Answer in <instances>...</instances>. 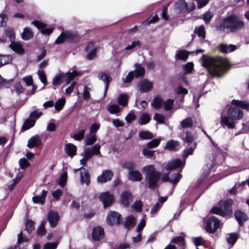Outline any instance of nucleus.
<instances>
[{
    "label": "nucleus",
    "mask_w": 249,
    "mask_h": 249,
    "mask_svg": "<svg viewBox=\"0 0 249 249\" xmlns=\"http://www.w3.org/2000/svg\"><path fill=\"white\" fill-rule=\"evenodd\" d=\"M202 64L209 74L218 77L222 76L230 66L229 60L220 56L207 57L204 59Z\"/></svg>",
    "instance_id": "1"
},
{
    "label": "nucleus",
    "mask_w": 249,
    "mask_h": 249,
    "mask_svg": "<svg viewBox=\"0 0 249 249\" xmlns=\"http://www.w3.org/2000/svg\"><path fill=\"white\" fill-rule=\"evenodd\" d=\"M142 171L144 174V181L147 187L151 190L156 189L161 178V173L156 170L154 165L145 166Z\"/></svg>",
    "instance_id": "2"
},
{
    "label": "nucleus",
    "mask_w": 249,
    "mask_h": 249,
    "mask_svg": "<svg viewBox=\"0 0 249 249\" xmlns=\"http://www.w3.org/2000/svg\"><path fill=\"white\" fill-rule=\"evenodd\" d=\"M244 27V23L234 16L229 17L225 19L218 27V30L221 32L225 31L226 29H229L231 32H236L241 30Z\"/></svg>",
    "instance_id": "3"
},
{
    "label": "nucleus",
    "mask_w": 249,
    "mask_h": 249,
    "mask_svg": "<svg viewBox=\"0 0 249 249\" xmlns=\"http://www.w3.org/2000/svg\"><path fill=\"white\" fill-rule=\"evenodd\" d=\"M232 202L231 199H227L223 202L220 207H213L211 210V213L225 217L232 213L231 206Z\"/></svg>",
    "instance_id": "4"
},
{
    "label": "nucleus",
    "mask_w": 249,
    "mask_h": 249,
    "mask_svg": "<svg viewBox=\"0 0 249 249\" xmlns=\"http://www.w3.org/2000/svg\"><path fill=\"white\" fill-rule=\"evenodd\" d=\"M220 226L219 220L215 217H210L207 220L206 230L210 233H214Z\"/></svg>",
    "instance_id": "5"
},
{
    "label": "nucleus",
    "mask_w": 249,
    "mask_h": 249,
    "mask_svg": "<svg viewBox=\"0 0 249 249\" xmlns=\"http://www.w3.org/2000/svg\"><path fill=\"white\" fill-rule=\"evenodd\" d=\"M195 8L194 5L189 9L187 3L184 0H179L175 3L174 9L178 13H184L188 10L192 11Z\"/></svg>",
    "instance_id": "6"
},
{
    "label": "nucleus",
    "mask_w": 249,
    "mask_h": 249,
    "mask_svg": "<svg viewBox=\"0 0 249 249\" xmlns=\"http://www.w3.org/2000/svg\"><path fill=\"white\" fill-rule=\"evenodd\" d=\"M121 215L116 212L111 211L107 215V221L110 225H118L120 223Z\"/></svg>",
    "instance_id": "7"
},
{
    "label": "nucleus",
    "mask_w": 249,
    "mask_h": 249,
    "mask_svg": "<svg viewBox=\"0 0 249 249\" xmlns=\"http://www.w3.org/2000/svg\"><path fill=\"white\" fill-rule=\"evenodd\" d=\"M138 88L141 92H146L151 90L153 86V83L148 79L141 80L138 84Z\"/></svg>",
    "instance_id": "8"
},
{
    "label": "nucleus",
    "mask_w": 249,
    "mask_h": 249,
    "mask_svg": "<svg viewBox=\"0 0 249 249\" xmlns=\"http://www.w3.org/2000/svg\"><path fill=\"white\" fill-rule=\"evenodd\" d=\"M99 199L103 203L105 208L111 205L114 201L113 196L108 192L101 194L99 196Z\"/></svg>",
    "instance_id": "9"
},
{
    "label": "nucleus",
    "mask_w": 249,
    "mask_h": 249,
    "mask_svg": "<svg viewBox=\"0 0 249 249\" xmlns=\"http://www.w3.org/2000/svg\"><path fill=\"white\" fill-rule=\"evenodd\" d=\"M227 115L234 120L241 119L243 116V112L239 108H230L227 111Z\"/></svg>",
    "instance_id": "10"
},
{
    "label": "nucleus",
    "mask_w": 249,
    "mask_h": 249,
    "mask_svg": "<svg viewBox=\"0 0 249 249\" xmlns=\"http://www.w3.org/2000/svg\"><path fill=\"white\" fill-rule=\"evenodd\" d=\"M59 219L58 212L54 211H51L48 213L47 219L52 227H55Z\"/></svg>",
    "instance_id": "11"
},
{
    "label": "nucleus",
    "mask_w": 249,
    "mask_h": 249,
    "mask_svg": "<svg viewBox=\"0 0 249 249\" xmlns=\"http://www.w3.org/2000/svg\"><path fill=\"white\" fill-rule=\"evenodd\" d=\"M80 178L82 184H86L87 186L90 183V175L89 171L82 167L80 168Z\"/></svg>",
    "instance_id": "12"
},
{
    "label": "nucleus",
    "mask_w": 249,
    "mask_h": 249,
    "mask_svg": "<svg viewBox=\"0 0 249 249\" xmlns=\"http://www.w3.org/2000/svg\"><path fill=\"white\" fill-rule=\"evenodd\" d=\"M113 173L109 170H104L102 174L97 178V181L99 183H105L111 180Z\"/></svg>",
    "instance_id": "13"
},
{
    "label": "nucleus",
    "mask_w": 249,
    "mask_h": 249,
    "mask_svg": "<svg viewBox=\"0 0 249 249\" xmlns=\"http://www.w3.org/2000/svg\"><path fill=\"white\" fill-rule=\"evenodd\" d=\"M234 121L227 115V116L221 117L220 123L221 125L223 127L227 126L228 128L232 129L235 127V123Z\"/></svg>",
    "instance_id": "14"
},
{
    "label": "nucleus",
    "mask_w": 249,
    "mask_h": 249,
    "mask_svg": "<svg viewBox=\"0 0 249 249\" xmlns=\"http://www.w3.org/2000/svg\"><path fill=\"white\" fill-rule=\"evenodd\" d=\"M32 23L38 29H40L41 33L43 35H50L53 32L52 28H45V25L40 21L34 20Z\"/></svg>",
    "instance_id": "15"
},
{
    "label": "nucleus",
    "mask_w": 249,
    "mask_h": 249,
    "mask_svg": "<svg viewBox=\"0 0 249 249\" xmlns=\"http://www.w3.org/2000/svg\"><path fill=\"white\" fill-rule=\"evenodd\" d=\"M98 78L103 81L105 84V92H104V96L106 95L109 83L111 81V77L109 75H107L105 73H100L98 74Z\"/></svg>",
    "instance_id": "16"
},
{
    "label": "nucleus",
    "mask_w": 249,
    "mask_h": 249,
    "mask_svg": "<svg viewBox=\"0 0 249 249\" xmlns=\"http://www.w3.org/2000/svg\"><path fill=\"white\" fill-rule=\"evenodd\" d=\"M41 142V140L38 135H34L29 139L27 146L30 148L37 147L40 144Z\"/></svg>",
    "instance_id": "17"
},
{
    "label": "nucleus",
    "mask_w": 249,
    "mask_h": 249,
    "mask_svg": "<svg viewBox=\"0 0 249 249\" xmlns=\"http://www.w3.org/2000/svg\"><path fill=\"white\" fill-rule=\"evenodd\" d=\"M47 191L43 190L40 196L36 195L32 197V200L34 203L44 204L45 202Z\"/></svg>",
    "instance_id": "18"
},
{
    "label": "nucleus",
    "mask_w": 249,
    "mask_h": 249,
    "mask_svg": "<svg viewBox=\"0 0 249 249\" xmlns=\"http://www.w3.org/2000/svg\"><path fill=\"white\" fill-rule=\"evenodd\" d=\"M104 231L100 227H95L92 231V237L94 240H100L103 238Z\"/></svg>",
    "instance_id": "19"
},
{
    "label": "nucleus",
    "mask_w": 249,
    "mask_h": 249,
    "mask_svg": "<svg viewBox=\"0 0 249 249\" xmlns=\"http://www.w3.org/2000/svg\"><path fill=\"white\" fill-rule=\"evenodd\" d=\"M66 40L70 42H77L79 37L77 34L73 31H64Z\"/></svg>",
    "instance_id": "20"
},
{
    "label": "nucleus",
    "mask_w": 249,
    "mask_h": 249,
    "mask_svg": "<svg viewBox=\"0 0 249 249\" xmlns=\"http://www.w3.org/2000/svg\"><path fill=\"white\" fill-rule=\"evenodd\" d=\"M182 161L178 159H175L169 162L165 167L166 170H173L181 166Z\"/></svg>",
    "instance_id": "21"
},
{
    "label": "nucleus",
    "mask_w": 249,
    "mask_h": 249,
    "mask_svg": "<svg viewBox=\"0 0 249 249\" xmlns=\"http://www.w3.org/2000/svg\"><path fill=\"white\" fill-rule=\"evenodd\" d=\"M129 180L134 181H140L142 179V175L140 172L137 170H131L128 173Z\"/></svg>",
    "instance_id": "22"
},
{
    "label": "nucleus",
    "mask_w": 249,
    "mask_h": 249,
    "mask_svg": "<svg viewBox=\"0 0 249 249\" xmlns=\"http://www.w3.org/2000/svg\"><path fill=\"white\" fill-rule=\"evenodd\" d=\"M121 201L124 206H127L129 205L130 200L132 199L131 194L128 191L124 192L121 196Z\"/></svg>",
    "instance_id": "23"
},
{
    "label": "nucleus",
    "mask_w": 249,
    "mask_h": 249,
    "mask_svg": "<svg viewBox=\"0 0 249 249\" xmlns=\"http://www.w3.org/2000/svg\"><path fill=\"white\" fill-rule=\"evenodd\" d=\"M65 150L68 155L72 157L76 154L77 147L73 144L69 143L66 144Z\"/></svg>",
    "instance_id": "24"
},
{
    "label": "nucleus",
    "mask_w": 249,
    "mask_h": 249,
    "mask_svg": "<svg viewBox=\"0 0 249 249\" xmlns=\"http://www.w3.org/2000/svg\"><path fill=\"white\" fill-rule=\"evenodd\" d=\"M234 215L240 226H243V223L248 219L247 215L240 211H236Z\"/></svg>",
    "instance_id": "25"
},
{
    "label": "nucleus",
    "mask_w": 249,
    "mask_h": 249,
    "mask_svg": "<svg viewBox=\"0 0 249 249\" xmlns=\"http://www.w3.org/2000/svg\"><path fill=\"white\" fill-rule=\"evenodd\" d=\"M10 48L18 54H23L24 51L21 44L17 42H12L9 46Z\"/></svg>",
    "instance_id": "26"
},
{
    "label": "nucleus",
    "mask_w": 249,
    "mask_h": 249,
    "mask_svg": "<svg viewBox=\"0 0 249 249\" xmlns=\"http://www.w3.org/2000/svg\"><path fill=\"white\" fill-rule=\"evenodd\" d=\"M136 223L135 218L133 215L128 216L124 222V227L125 229L128 230L133 227Z\"/></svg>",
    "instance_id": "27"
},
{
    "label": "nucleus",
    "mask_w": 249,
    "mask_h": 249,
    "mask_svg": "<svg viewBox=\"0 0 249 249\" xmlns=\"http://www.w3.org/2000/svg\"><path fill=\"white\" fill-rule=\"evenodd\" d=\"M231 104L236 107H240L244 109L249 110V103L245 101H240L238 100H232Z\"/></svg>",
    "instance_id": "28"
},
{
    "label": "nucleus",
    "mask_w": 249,
    "mask_h": 249,
    "mask_svg": "<svg viewBox=\"0 0 249 249\" xmlns=\"http://www.w3.org/2000/svg\"><path fill=\"white\" fill-rule=\"evenodd\" d=\"M219 49L221 52L225 53H231L236 49V46L232 44H221Z\"/></svg>",
    "instance_id": "29"
},
{
    "label": "nucleus",
    "mask_w": 249,
    "mask_h": 249,
    "mask_svg": "<svg viewBox=\"0 0 249 249\" xmlns=\"http://www.w3.org/2000/svg\"><path fill=\"white\" fill-rule=\"evenodd\" d=\"M136 67L133 72L134 75L136 77H142L145 74V69L141 65L135 64Z\"/></svg>",
    "instance_id": "30"
},
{
    "label": "nucleus",
    "mask_w": 249,
    "mask_h": 249,
    "mask_svg": "<svg viewBox=\"0 0 249 249\" xmlns=\"http://www.w3.org/2000/svg\"><path fill=\"white\" fill-rule=\"evenodd\" d=\"M163 102L162 98L160 96H157L153 100L151 106L156 109H159L163 105Z\"/></svg>",
    "instance_id": "31"
},
{
    "label": "nucleus",
    "mask_w": 249,
    "mask_h": 249,
    "mask_svg": "<svg viewBox=\"0 0 249 249\" xmlns=\"http://www.w3.org/2000/svg\"><path fill=\"white\" fill-rule=\"evenodd\" d=\"M65 81V75L63 73H60L56 75L53 79V85L56 86L60 85L63 81Z\"/></svg>",
    "instance_id": "32"
},
{
    "label": "nucleus",
    "mask_w": 249,
    "mask_h": 249,
    "mask_svg": "<svg viewBox=\"0 0 249 249\" xmlns=\"http://www.w3.org/2000/svg\"><path fill=\"white\" fill-rule=\"evenodd\" d=\"M128 98L129 97L127 94H121L118 98V103L120 105L124 107L127 104Z\"/></svg>",
    "instance_id": "33"
},
{
    "label": "nucleus",
    "mask_w": 249,
    "mask_h": 249,
    "mask_svg": "<svg viewBox=\"0 0 249 249\" xmlns=\"http://www.w3.org/2000/svg\"><path fill=\"white\" fill-rule=\"evenodd\" d=\"M238 236L236 233H230L226 234V239L227 242L232 245H234L236 242Z\"/></svg>",
    "instance_id": "34"
},
{
    "label": "nucleus",
    "mask_w": 249,
    "mask_h": 249,
    "mask_svg": "<svg viewBox=\"0 0 249 249\" xmlns=\"http://www.w3.org/2000/svg\"><path fill=\"white\" fill-rule=\"evenodd\" d=\"M34 34L31 30L28 28H25L22 34V38L24 40H27L33 37Z\"/></svg>",
    "instance_id": "35"
},
{
    "label": "nucleus",
    "mask_w": 249,
    "mask_h": 249,
    "mask_svg": "<svg viewBox=\"0 0 249 249\" xmlns=\"http://www.w3.org/2000/svg\"><path fill=\"white\" fill-rule=\"evenodd\" d=\"M65 75V81L67 84H68L71 80L78 75V72L75 71H73L71 72H68L63 73Z\"/></svg>",
    "instance_id": "36"
},
{
    "label": "nucleus",
    "mask_w": 249,
    "mask_h": 249,
    "mask_svg": "<svg viewBox=\"0 0 249 249\" xmlns=\"http://www.w3.org/2000/svg\"><path fill=\"white\" fill-rule=\"evenodd\" d=\"M151 118L150 115L146 112L143 113L139 118V124L141 125L149 123Z\"/></svg>",
    "instance_id": "37"
},
{
    "label": "nucleus",
    "mask_w": 249,
    "mask_h": 249,
    "mask_svg": "<svg viewBox=\"0 0 249 249\" xmlns=\"http://www.w3.org/2000/svg\"><path fill=\"white\" fill-rule=\"evenodd\" d=\"M178 142L174 140H171L166 143L164 147V148L166 149H168L170 151L174 150L176 147L178 146Z\"/></svg>",
    "instance_id": "38"
},
{
    "label": "nucleus",
    "mask_w": 249,
    "mask_h": 249,
    "mask_svg": "<svg viewBox=\"0 0 249 249\" xmlns=\"http://www.w3.org/2000/svg\"><path fill=\"white\" fill-rule=\"evenodd\" d=\"M97 140L96 136L95 134H91L87 136L85 139L86 145H90L93 144Z\"/></svg>",
    "instance_id": "39"
},
{
    "label": "nucleus",
    "mask_w": 249,
    "mask_h": 249,
    "mask_svg": "<svg viewBox=\"0 0 249 249\" xmlns=\"http://www.w3.org/2000/svg\"><path fill=\"white\" fill-rule=\"evenodd\" d=\"M176 56L178 59L186 61L188 57L189 53L187 51L181 50L178 52Z\"/></svg>",
    "instance_id": "40"
},
{
    "label": "nucleus",
    "mask_w": 249,
    "mask_h": 249,
    "mask_svg": "<svg viewBox=\"0 0 249 249\" xmlns=\"http://www.w3.org/2000/svg\"><path fill=\"white\" fill-rule=\"evenodd\" d=\"M193 121L192 119L190 118H187L183 119L180 122V125L182 128H189L192 126Z\"/></svg>",
    "instance_id": "41"
},
{
    "label": "nucleus",
    "mask_w": 249,
    "mask_h": 249,
    "mask_svg": "<svg viewBox=\"0 0 249 249\" xmlns=\"http://www.w3.org/2000/svg\"><path fill=\"white\" fill-rule=\"evenodd\" d=\"M36 122L35 119H27L24 123L23 125L22 126V128L24 130H26L31 127H33Z\"/></svg>",
    "instance_id": "42"
},
{
    "label": "nucleus",
    "mask_w": 249,
    "mask_h": 249,
    "mask_svg": "<svg viewBox=\"0 0 249 249\" xmlns=\"http://www.w3.org/2000/svg\"><path fill=\"white\" fill-rule=\"evenodd\" d=\"M65 104V99L64 98H59L55 103L54 107L57 111L62 109Z\"/></svg>",
    "instance_id": "43"
},
{
    "label": "nucleus",
    "mask_w": 249,
    "mask_h": 249,
    "mask_svg": "<svg viewBox=\"0 0 249 249\" xmlns=\"http://www.w3.org/2000/svg\"><path fill=\"white\" fill-rule=\"evenodd\" d=\"M139 136L142 140H149L153 138V135L150 132L145 131L140 132Z\"/></svg>",
    "instance_id": "44"
},
{
    "label": "nucleus",
    "mask_w": 249,
    "mask_h": 249,
    "mask_svg": "<svg viewBox=\"0 0 249 249\" xmlns=\"http://www.w3.org/2000/svg\"><path fill=\"white\" fill-rule=\"evenodd\" d=\"M85 132V129H81L78 132L75 133L71 137L75 140L80 141L84 138Z\"/></svg>",
    "instance_id": "45"
},
{
    "label": "nucleus",
    "mask_w": 249,
    "mask_h": 249,
    "mask_svg": "<svg viewBox=\"0 0 249 249\" xmlns=\"http://www.w3.org/2000/svg\"><path fill=\"white\" fill-rule=\"evenodd\" d=\"M174 100L173 99H169L165 102H163L164 108L166 111H169L172 108Z\"/></svg>",
    "instance_id": "46"
},
{
    "label": "nucleus",
    "mask_w": 249,
    "mask_h": 249,
    "mask_svg": "<svg viewBox=\"0 0 249 249\" xmlns=\"http://www.w3.org/2000/svg\"><path fill=\"white\" fill-rule=\"evenodd\" d=\"M181 177V175L178 173L172 174L170 177V181L174 184H177L179 181Z\"/></svg>",
    "instance_id": "47"
},
{
    "label": "nucleus",
    "mask_w": 249,
    "mask_h": 249,
    "mask_svg": "<svg viewBox=\"0 0 249 249\" xmlns=\"http://www.w3.org/2000/svg\"><path fill=\"white\" fill-rule=\"evenodd\" d=\"M195 32L198 36L202 37L203 39L205 37V30L203 25L196 28Z\"/></svg>",
    "instance_id": "48"
},
{
    "label": "nucleus",
    "mask_w": 249,
    "mask_h": 249,
    "mask_svg": "<svg viewBox=\"0 0 249 249\" xmlns=\"http://www.w3.org/2000/svg\"><path fill=\"white\" fill-rule=\"evenodd\" d=\"M134 78V73L132 71H130L127 75L122 78L124 84H129Z\"/></svg>",
    "instance_id": "49"
},
{
    "label": "nucleus",
    "mask_w": 249,
    "mask_h": 249,
    "mask_svg": "<svg viewBox=\"0 0 249 249\" xmlns=\"http://www.w3.org/2000/svg\"><path fill=\"white\" fill-rule=\"evenodd\" d=\"M37 73L39 79L40 80L41 82L43 83L45 85H46L47 83V80L46 76L45 73V71L43 70H38Z\"/></svg>",
    "instance_id": "50"
},
{
    "label": "nucleus",
    "mask_w": 249,
    "mask_h": 249,
    "mask_svg": "<svg viewBox=\"0 0 249 249\" xmlns=\"http://www.w3.org/2000/svg\"><path fill=\"white\" fill-rule=\"evenodd\" d=\"M107 108L111 114H116L120 111L119 106L117 105H108Z\"/></svg>",
    "instance_id": "51"
},
{
    "label": "nucleus",
    "mask_w": 249,
    "mask_h": 249,
    "mask_svg": "<svg viewBox=\"0 0 249 249\" xmlns=\"http://www.w3.org/2000/svg\"><path fill=\"white\" fill-rule=\"evenodd\" d=\"M171 242L177 244L180 246H184L185 245L184 239L182 236H178L173 238Z\"/></svg>",
    "instance_id": "52"
},
{
    "label": "nucleus",
    "mask_w": 249,
    "mask_h": 249,
    "mask_svg": "<svg viewBox=\"0 0 249 249\" xmlns=\"http://www.w3.org/2000/svg\"><path fill=\"white\" fill-rule=\"evenodd\" d=\"M67 180V172H64L60 176V178L59 180V184L62 187H64L66 185V182Z\"/></svg>",
    "instance_id": "53"
},
{
    "label": "nucleus",
    "mask_w": 249,
    "mask_h": 249,
    "mask_svg": "<svg viewBox=\"0 0 249 249\" xmlns=\"http://www.w3.org/2000/svg\"><path fill=\"white\" fill-rule=\"evenodd\" d=\"M91 149L89 148H87L84 149V151L81 153V155L83 156V157L87 159L88 160H89L91 158L93 154L90 151Z\"/></svg>",
    "instance_id": "54"
},
{
    "label": "nucleus",
    "mask_w": 249,
    "mask_h": 249,
    "mask_svg": "<svg viewBox=\"0 0 249 249\" xmlns=\"http://www.w3.org/2000/svg\"><path fill=\"white\" fill-rule=\"evenodd\" d=\"M35 223L31 220H28L26 223V231L28 232V233H31L33 230L34 229Z\"/></svg>",
    "instance_id": "55"
},
{
    "label": "nucleus",
    "mask_w": 249,
    "mask_h": 249,
    "mask_svg": "<svg viewBox=\"0 0 249 249\" xmlns=\"http://www.w3.org/2000/svg\"><path fill=\"white\" fill-rule=\"evenodd\" d=\"M11 61V57L10 55H1L0 56V67L9 63Z\"/></svg>",
    "instance_id": "56"
},
{
    "label": "nucleus",
    "mask_w": 249,
    "mask_h": 249,
    "mask_svg": "<svg viewBox=\"0 0 249 249\" xmlns=\"http://www.w3.org/2000/svg\"><path fill=\"white\" fill-rule=\"evenodd\" d=\"M194 65L193 63L188 62L183 66V71L185 74L190 73L193 70Z\"/></svg>",
    "instance_id": "57"
},
{
    "label": "nucleus",
    "mask_w": 249,
    "mask_h": 249,
    "mask_svg": "<svg viewBox=\"0 0 249 249\" xmlns=\"http://www.w3.org/2000/svg\"><path fill=\"white\" fill-rule=\"evenodd\" d=\"M153 119L160 124H163L164 122L165 116L158 113L155 114Z\"/></svg>",
    "instance_id": "58"
},
{
    "label": "nucleus",
    "mask_w": 249,
    "mask_h": 249,
    "mask_svg": "<svg viewBox=\"0 0 249 249\" xmlns=\"http://www.w3.org/2000/svg\"><path fill=\"white\" fill-rule=\"evenodd\" d=\"M36 232L38 235L41 236H43L46 234L44 223H41L40 225L38 227Z\"/></svg>",
    "instance_id": "59"
},
{
    "label": "nucleus",
    "mask_w": 249,
    "mask_h": 249,
    "mask_svg": "<svg viewBox=\"0 0 249 249\" xmlns=\"http://www.w3.org/2000/svg\"><path fill=\"white\" fill-rule=\"evenodd\" d=\"M6 35L8 36L10 40L13 42L15 39V35L14 30L12 29L8 28L5 31Z\"/></svg>",
    "instance_id": "60"
},
{
    "label": "nucleus",
    "mask_w": 249,
    "mask_h": 249,
    "mask_svg": "<svg viewBox=\"0 0 249 249\" xmlns=\"http://www.w3.org/2000/svg\"><path fill=\"white\" fill-rule=\"evenodd\" d=\"M142 201L139 200H136L132 205V208L137 212H140L142 210Z\"/></svg>",
    "instance_id": "61"
},
{
    "label": "nucleus",
    "mask_w": 249,
    "mask_h": 249,
    "mask_svg": "<svg viewBox=\"0 0 249 249\" xmlns=\"http://www.w3.org/2000/svg\"><path fill=\"white\" fill-rule=\"evenodd\" d=\"M160 141V140L159 139H154L152 141L149 142L147 144V146L149 148H153L156 147L159 144Z\"/></svg>",
    "instance_id": "62"
},
{
    "label": "nucleus",
    "mask_w": 249,
    "mask_h": 249,
    "mask_svg": "<svg viewBox=\"0 0 249 249\" xmlns=\"http://www.w3.org/2000/svg\"><path fill=\"white\" fill-rule=\"evenodd\" d=\"M19 165L22 169H25L29 166L30 163L25 158H22L19 160Z\"/></svg>",
    "instance_id": "63"
},
{
    "label": "nucleus",
    "mask_w": 249,
    "mask_h": 249,
    "mask_svg": "<svg viewBox=\"0 0 249 249\" xmlns=\"http://www.w3.org/2000/svg\"><path fill=\"white\" fill-rule=\"evenodd\" d=\"M57 245V242L47 243L44 245L43 249H56Z\"/></svg>",
    "instance_id": "64"
}]
</instances>
